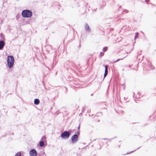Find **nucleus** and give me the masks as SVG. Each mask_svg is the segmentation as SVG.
<instances>
[{
    "label": "nucleus",
    "mask_w": 156,
    "mask_h": 156,
    "mask_svg": "<svg viewBox=\"0 0 156 156\" xmlns=\"http://www.w3.org/2000/svg\"><path fill=\"white\" fill-rule=\"evenodd\" d=\"M7 65L9 68L13 66L14 62V57L11 55H9L7 57Z\"/></svg>",
    "instance_id": "obj_1"
},
{
    "label": "nucleus",
    "mask_w": 156,
    "mask_h": 156,
    "mask_svg": "<svg viewBox=\"0 0 156 156\" xmlns=\"http://www.w3.org/2000/svg\"><path fill=\"white\" fill-rule=\"evenodd\" d=\"M22 16L24 17L29 18L31 17L32 13L31 11L29 10H23L22 12Z\"/></svg>",
    "instance_id": "obj_2"
},
{
    "label": "nucleus",
    "mask_w": 156,
    "mask_h": 156,
    "mask_svg": "<svg viewBox=\"0 0 156 156\" xmlns=\"http://www.w3.org/2000/svg\"><path fill=\"white\" fill-rule=\"evenodd\" d=\"M70 134L69 132L65 131L61 135V136L63 139H68L69 136Z\"/></svg>",
    "instance_id": "obj_3"
},
{
    "label": "nucleus",
    "mask_w": 156,
    "mask_h": 156,
    "mask_svg": "<svg viewBox=\"0 0 156 156\" xmlns=\"http://www.w3.org/2000/svg\"><path fill=\"white\" fill-rule=\"evenodd\" d=\"M78 140V136L76 134L74 135L71 138V140L73 143H75Z\"/></svg>",
    "instance_id": "obj_4"
},
{
    "label": "nucleus",
    "mask_w": 156,
    "mask_h": 156,
    "mask_svg": "<svg viewBox=\"0 0 156 156\" xmlns=\"http://www.w3.org/2000/svg\"><path fill=\"white\" fill-rule=\"evenodd\" d=\"M30 156H36L37 152L36 151L33 149L31 150L30 152Z\"/></svg>",
    "instance_id": "obj_5"
},
{
    "label": "nucleus",
    "mask_w": 156,
    "mask_h": 156,
    "mask_svg": "<svg viewBox=\"0 0 156 156\" xmlns=\"http://www.w3.org/2000/svg\"><path fill=\"white\" fill-rule=\"evenodd\" d=\"M105 72L104 74V77H105L108 74V65L105 66Z\"/></svg>",
    "instance_id": "obj_6"
},
{
    "label": "nucleus",
    "mask_w": 156,
    "mask_h": 156,
    "mask_svg": "<svg viewBox=\"0 0 156 156\" xmlns=\"http://www.w3.org/2000/svg\"><path fill=\"white\" fill-rule=\"evenodd\" d=\"M5 45L4 42L3 41H0V49H2Z\"/></svg>",
    "instance_id": "obj_7"
},
{
    "label": "nucleus",
    "mask_w": 156,
    "mask_h": 156,
    "mask_svg": "<svg viewBox=\"0 0 156 156\" xmlns=\"http://www.w3.org/2000/svg\"><path fill=\"white\" fill-rule=\"evenodd\" d=\"M40 103V101L38 99H36L34 100V103L36 105H38Z\"/></svg>",
    "instance_id": "obj_8"
},
{
    "label": "nucleus",
    "mask_w": 156,
    "mask_h": 156,
    "mask_svg": "<svg viewBox=\"0 0 156 156\" xmlns=\"http://www.w3.org/2000/svg\"><path fill=\"white\" fill-rule=\"evenodd\" d=\"M44 143L43 141H41L40 142V146L41 147H42L44 145Z\"/></svg>",
    "instance_id": "obj_9"
},
{
    "label": "nucleus",
    "mask_w": 156,
    "mask_h": 156,
    "mask_svg": "<svg viewBox=\"0 0 156 156\" xmlns=\"http://www.w3.org/2000/svg\"><path fill=\"white\" fill-rule=\"evenodd\" d=\"M21 152H19L16 154L15 156H21Z\"/></svg>",
    "instance_id": "obj_10"
},
{
    "label": "nucleus",
    "mask_w": 156,
    "mask_h": 156,
    "mask_svg": "<svg viewBox=\"0 0 156 156\" xmlns=\"http://www.w3.org/2000/svg\"><path fill=\"white\" fill-rule=\"evenodd\" d=\"M108 49V47H105L103 48V50L104 51H105L107 50Z\"/></svg>",
    "instance_id": "obj_11"
},
{
    "label": "nucleus",
    "mask_w": 156,
    "mask_h": 156,
    "mask_svg": "<svg viewBox=\"0 0 156 156\" xmlns=\"http://www.w3.org/2000/svg\"><path fill=\"white\" fill-rule=\"evenodd\" d=\"M85 27L86 29L87 30H88L89 29V27L87 24L85 25Z\"/></svg>",
    "instance_id": "obj_12"
},
{
    "label": "nucleus",
    "mask_w": 156,
    "mask_h": 156,
    "mask_svg": "<svg viewBox=\"0 0 156 156\" xmlns=\"http://www.w3.org/2000/svg\"><path fill=\"white\" fill-rule=\"evenodd\" d=\"M138 36V33H136L135 34V39L137 38Z\"/></svg>",
    "instance_id": "obj_13"
},
{
    "label": "nucleus",
    "mask_w": 156,
    "mask_h": 156,
    "mask_svg": "<svg viewBox=\"0 0 156 156\" xmlns=\"http://www.w3.org/2000/svg\"><path fill=\"white\" fill-rule=\"evenodd\" d=\"M104 53L102 52H100V55L101 56H102L104 55Z\"/></svg>",
    "instance_id": "obj_14"
},
{
    "label": "nucleus",
    "mask_w": 156,
    "mask_h": 156,
    "mask_svg": "<svg viewBox=\"0 0 156 156\" xmlns=\"http://www.w3.org/2000/svg\"><path fill=\"white\" fill-rule=\"evenodd\" d=\"M122 59H118L116 61H115L114 62H118V61L120 60H122Z\"/></svg>",
    "instance_id": "obj_15"
},
{
    "label": "nucleus",
    "mask_w": 156,
    "mask_h": 156,
    "mask_svg": "<svg viewBox=\"0 0 156 156\" xmlns=\"http://www.w3.org/2000/svg\"><path fill=\"white\" fill-rule=\"evenodd\" d=\"M125 12L127 13H128V10H126L125 11Z\"/></svg>",
    "instance_id": "obj_16"
},
{
    "label": "nucleus",
    "mask_w": 156,
    "mask_h": 156,
    "mask_svg": "<svg viewBox=\"0 0 156 156\" xmlns=\"http://www.w3.org/2000/svg\"><path fill=\"white\" fill-rule=\"evenodd\" d=\"M80 128V125H79V126H78V129H79Z\"/></svg>",
    "instance_id": "obj_17"
}]
</instances>
